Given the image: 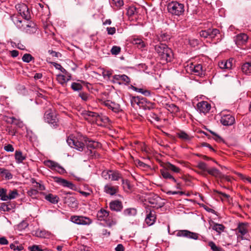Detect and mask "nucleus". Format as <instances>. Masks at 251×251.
Instances as JSON below:
<instances>
[{"label": "nucleus", "instance_id": "nucleus-14", "mask_svg": "<svg viewBox=\"0 0 251 251\" xmlns=\"http://www.w3.org/2000/svg\"><path fill=\"white\" fill-rule=\"evenodd\" d=\"M177 237H184L190 239L196 240L198 238V235L196 233L191 232L187 230H178L176 233Z\"/></svg>", "mask_w": 251, "mask_h": 251}, {"label": "nucleus", "instance_id": "nucleus-16", "mask_svg": "<svg viewBox=\"0 0 251 251\" xmlns=\"http://www.w3.org/2000/svg\"><path fill=\"white\" fill-rule=\"evenodd\" d=\"M221 124L225 126H229L235 123L234 117L230 114L223 115L220 120Z\"/></svg>", "mask_w": 251, "mask_h": 251}, {"label": "nucleus", "instance_id": "nucleus-37", "mask_svg": "<svg viewBox=\"0 0 251 251\" xmlns=\"http://www.w3.org/2000/svg\"><path fill=\"white\" fill-rule=\"evenodd\" d=\"M10 248L13 251H22L24 250V247L22 245H18V242L15 241L13 243L11 244Z\"/></svg>", "mask_w": 251, "mask_h": 251}, {"label": "nucleus", "instance_id": "nucleus-32", "mask_svg": "<svg viewBox=\"0 0 251 251\" xmlns=\"http://www.w3.org/2000/svg\"><path fill=\"white\" fill-rule=\"evenodd\" d=\"M110 179L112 181H117L122 178V175L117 171H110Z\"/></svg>", "mask_w": 251, "mask_h": 251}, {"label": "nucleus", "instance_id": "nucleus-56", "mask_svg": "<svg viewBox=\"0 0 251 251\" xmlns=\"http://www.w3.org/2000/svg\"><path fill=\"white\" fill-rule=\"evenodd\" d=\"M113 4L117 7V8H120L124 5L123 0H112Z\"/></svg>", "mask_w": 251, "mask_h": 251}, {"label": "nucleus", "instance_id": "nucleus-27", "mask_svg": "<svg viewBox=\"0 0 251 251\" xmlns=\"http://www.w3.org/2000/svg\"><path fill=\"white\" fill-rule=\"evenodd\" d=\"M85 144L88 149H95L101 147V145L98 142L90 140L89 139L85 140Z\"/></svg>", "mask_w": 251, "mask_h": 251}, {"label": "nucleus", "instance_id": "nucleus-17", "mask_svg": "<svg viewBox=\"0 0 251 251\" xmlns=\"http://www.w3.org/2000/svg\"><path fill=\"white\" fill-rule=\"evenodd\" d=\"M113 79L118 81V83L121 84H124L126 85L128 84L130 82V78L125 75H116L113 76Z\"/></svg>", "mask_w": 251, "mask_h": 251}, {"label": "nucleus", "instance_id": "nucleus-50", "mask_svg": "<svg viewBox=\"0 0 251 251\" xmlns=\"http://www.w3.org/2000/svg\"><path fill=\"white\" fill-rule=\"evenodd\" d=\"M18 195V193L17 190H14L13 191H11L9 192L8 195H7V197L9 200H12L16 198Z\"/></svg>", "mask_w": 251, "mask_h": 251}, {"label": "nucleus", "instance_id": "nucleus-38", "mask_svg": "<svg viewBox=\"0 0 251 251\" xmlns=\"http://www.w3.org/2000/svg\"><path fill=\"white\" fill-rule=\"evenodd\" d=\"M132 87L133 90L140 93L145 96H150L151 95V92L149 90L144 89L143 88H138L134 86H132Z\"/></svg>", "mask_w": 251, "mask_h": 251}, {"label": "nucleus", "instance_id": "nucleus-28", "mask_svg": "<svg viewBox=\"0 0 251 251\" xmlns=\"http://www.w3.org/2000/svg\"><path fill=\"white\" fill-rule=\"evenodd\" d=\"M25 155L23 154L21 151H16L15 152V159L18 164L23 163V161L25 160Z\"/></svg>", "mask_w": 251, "mask_h": 251}, {"label": "nucleus", "instance_id": "nucleus-33", "mask_svg": "<svg viewBox=\"0 0 251 251\" xmlns=\"http://www.w3.org/2000/svg\"><path fill=\"white\" fill-rule=\"evenodd\" d=\"M136 214L137 210L134 208H128L125 209L123 211V214L128 217L134 216Z\"/></svg>", "mask_w": 251, "mask_h": 251}, {"label": "nucleus", "instance_id": "nucleus-23", "mask_svg": "<svg viewBox=\"0 0 251 251\" xmlns=\"http://www.w3.org/2000/svg\"><path fill=\"white\" fill-rule=\"evenodd\" d=\"M104 191L107 194L110 195H114L117 193L118 187L112 186L110 184H107L104 186Z\"/></svg>", "mask_w": 251, "mask_h": 251}, {"label": "nucleus", "instance_id": "nucleus-53", "mask_svg": "<svg viewBox=\"0 0 251 251\" xmlns=\"http://www.w3.org/2000/svg\"><path fill=\"white\" fill-rule=\"evenodd\" d=\"M137 9L134 6L130 7L127 10V14L129 16H132L136 12Z\"/></svg>", "mask_w": 251, "mask_h": 251}, {"label": "nucleus", "instance_id": "nucleus-51", "mask_svg": "<svg viewBox=\"0 0 251 251\" xmlns=\"http://www.w3.org/2000/svg\"><path fill=\"white\" fill-rule=\"evenodd\" d=\"M52 64H53L54 67L56 69L59 70L61 72L64 73L65 75H67V71L64 68H63L60 64L55 63V62H53Z\"/></svg>", "mask_w": 251, "mask_h": 251}, {"label": "nucleus", "instance_id": "nucleus-11", "mask_svg": "<svg viewBox=\"0 0 251 251\" xmlns=\"http://www.w3.org/2000/svg\"><path fill=\"white\" fill-rule=\"evenodd\" d=\"M70 219L72 222L77 225H88L92 223L90 218L84 216H72Z\"/></svg>", "mask_w": 251, "mask_h": 251}, {"label": "nucleus", "instance_id": "nucleus-41", "mask_svg": "<svg viewBox=\"0 0 251 251\" xmlns=\"http://www.w3.org/2000/svg\"><path fill=\"white\" fill-rule=\"evenodd\" d=\"M101 121L104 124L108 123L110 121L109 119L105 116H100L98 114V117H97L96 122H98L99 121Z\"/></svg>", "mask_w": 251, "mask_h": 251}, {"label": "nucleus", "instance_id": "nucleus-49", "mask_svg": "<svg viewBox=\"0 0 251 251\" xmlns=\"http://www.w3.org/2000/svg\"><path fill=\"white\" fill-rule=\"evenodd\" d=\"M31 182L32 184H35L34 186L36 188V189H39V190L41 191L45 190L44 186L39 183L36 182L35 179H32Z\"/></svg>", "mask_w": 251, "mask_h": 251}, {"label": "nucleus", "instance_id": "nucleus-2", "mask_svg": "<svg viewBox=\"0 0 251 251\" xmlns=\"http://www.w3.org/2000/svg\"><path fill=\"white\" fill-rule=\"evenodd\" d=\"M11 20L15 25L19 29L25 31L27 33H31L34 32L35 29L34 24L28 20L23 21L21 16L18 15H13L11 16Z\"/></svg>", "mask_w": 251, "mask_h": 251}, {"label": "nucleus", "instance_id": "nucleus-6", "mask_svg": "<svg viewBox=\"0 0 251 251\" xmlns=\"http://www.w3.org/2000/svg\"><path fill=\"white\" fill-rule=\"evenodd\" d=\"M67 142L71 148H75L79 151H82L84 148V143L75 137H68Z\"/></svg>", "mask_w": 251, "mask_h": 251}, {"label": "nucleus", "instance_id": "nucleus-46", "mask_svg": "<svg viewBox=\"0 0 251 251\" xmlns=\"http://www.w3.org/2000/svg\"><path fill=\"white\" fill-rule=\"evenodd\" d=\"M0 198L2 201H6L8 200L6 190L4 189H0Z\"/></svg>", "mask_w": 251, "mask_h": 251}, {"label": "nucleus", "instance_id": "nucleus-61", "mask_svg": "<svg viewBox=\"0 0 251 251\" xmlns=\"http://www.w3.org/2000/svg\"><path fill=\"white\" fill-rule=\"evenodd\" d=\"M29 249L30 251H43V250L38 245H33L29 247Z\"/></svg>", "mask_w": 251, "mask_h": 251}, {"label": "nucleus", "instance_id": "nucleus-30", "mask_svg": "<svg viewBox=\"0 0 251 251\" xmlns=\"http://www.w3.org/2000/svg\"><path fill=\"white\" fill-rule=\"evenodd\" d=\"M219 67L222 69H230L232 68V60L222 61L218 63Z\"/></svg>", "mask_w": 251, "mask_h": 251}, {"label": "nucleus", "instance_id": "nucleus-52", "mask_svg": "<svg viewBox=\"0 0 251 251\" xmlns=\"http://www.w3.org/2000/svg\"><path fill=\"white\" fill-rule=\"evenodd\" d=\"M120 51L121 48L116 46H113L111 50V52L113 55H117Z\"/></svg>", "mask_w": 251, "mask_h": 251}, {"label": "nucleus", "instance_id": "nucleus-54", "mask_svg": "<svg viewBox=\"0 0 251 251\" xmlns=\"http://www.w3.org/2000/svg\"><path fill=\"white\" fill-rule=\"evenodd\" d=\"M71 87L74 91H79L82 88V86L80 84L75 82H73L72 84Z\"/></svg>", "mask_w": 251, "mask_h": 251}, {"label": "nucleus", "instance_id": "nucleus-44", "mask_svg": "<svg viewBox=\"0 0 251 251\" xmlns=\"http://www.w3.org/2000/svg\"><path fill=\"white\" fill-rule=\"evenodd\" d=\"M168 105V109L171 112L176 113L179 111V108L175 104H170Z\"/></svg>", "mask_w": 251, "mask_h": 251}, {"label": "nucleus", "instance_id": "nucleus-26", "mask_svg": "<svg viewBox=\"0 0 251 251\" xmlns=\"http://www.w3.org/2000/svg\"><path fill=\"white\" fill-rule=\"evenodd\" d=\"M210 175L216 178H222L224 177V175L217 169L211 168L208 169L207 172Z\"/></svg>", "mask_w": 251, "mask_h": 251}, {"label": "nucleus", "instance_id": "nucleus-10", "mask_svg": "<svg viewBox=\"0 0 251 251\" xmlns=\"http://www.w3.org/2000/svg\"><path fill=\"white\" fill-rule=\"evenodd\" d=\"M236 231L238 238H241V240L247 239L245 236L248 232V224L239 223Z\"/></svg>", "mask_w": 251, "mask_h": 251}, {"label": "nucleus", "instance_id": "nucleus-58", "mask_svg": "<svg viewBox=\"0 0 251 251\" xmlns=\"http://www.w3.org/2000/svg\"><path fill=\"white\" fill-rule=\"evenodd\" d=\"M28 226V223L26 222L23 221L18 225V228L20 230H23L27 227Z\"/></svg>", "mask_w": 251, "mask_h": 251}, {"label": "nucleus", "instance_id": "nucleus-42", "mask_svg": "<svg viewBox=\"0 0 251 251\" xmlns=\"http://www.w3.org/2000/svg\"><path fill=\"white\" fill-rule=\"evenodd\" d=\"M212 229L220 233L221 231H224L225 226L221 224H215L212 226Z\"/></svg>", "mask_w": 251, "mask_h": 251}, {"label": "nucleus", "instance_id": "nucleus-47", "mask_svg": "<svg viewBox=\"0 0 251 251\" xmlns=\"http://www.w3.org/2000/svg\"><path fill=\"white\" fill-rule=\"evenodd\" d=\"M209 246L211 248V249L213 251H223V250L222 248L217 247L215 244L212 242L210 241L208 243Z\"/></svg>", "mask_w": 251, "mask_h": 251}, {"label": "nucleus", "instance_id": "nucleus-4", "mask_svg": "<svg viewBox=\"0 0 251 251\" xmlns=\"http://www.w3.org/2000/svg\"><path fill=\"white\" fill-rule=\"evenodd\" d=\"M168 12L172 15L180 16L184 11V4L176 1H172L168 4Z\"/></svg>", "mask_w": 251, "mask_h": 251}, {"label": "nucleus", "instance_id": "nucleus-12", "mask_svg": "<svg viewBox=\"0 0 251 251\" xmlns=\"http://www.w3.org/2000/svg\"><path fill=\"white\" fill-rule=\"evenodd\" d=\"M65 194L66 196L63 197L64 202L72 208H77L78 203L76 199L71 196L69 193H65Z\"/></svg>", "mask_w": 251, "mask_h": 251}, {"label": "nucleus", "instance_id": "nucleus-36", "mask_svg": "<svg viewBox=\"0 0 251 251\" xmlns=\"http://www.w3.org/2000/svg\"><path fill=\"white\" fill-rule=\"evenodd\" d=\"M132 43L133 44L136 45L140 49H143L146 47V44L144 41L139 38H134Z\"/></svg>", "mask_w": 251, "mask_h": 251}, {"label": "nucleus", "instance_id": "nucleus-57", "mask_svg": "<svg viewBox=\"0 0 251 251\" xmlns=\"http://www.w3.org/2000/svg\"><path fill=\"white\" fill-rule=\"evenodd\" d=\"M130 102L132 106L135 107L136 105H139V100L138 97H132L130 100Z\"/></svg>", "mask_w": 251, "mask_h": 251}, {"label": "nucleus", "instance_id": "nucleus-25", "mask_svg": "<svg viewBox=\"0 0 251 251\" xmlns=\"http://www.w3.org/2000/svg\"><path fill=\"white\" fill-rule=\"evenodd\" d=\"M110 213L109 211L101 208L97 213V218L100 221H105Z\"/></svg>", "mask_w": 251, "mask_h": 251}, {"label": "nucleus", "instance_id": "nucleus-60", "mask_svg": "<svg viewBox=\"0 0 251 251\" xmlns=\"http://www.w3.org/2000/svg\"><path fill=\"white\" fill-rule=\"evenodd\" d=\"M79 96L81 98V99L84 101H87L89 99V96L87 93H80L79 94Z\"/></svg>", "mask_w": 251, "mask_h": 251}, {"label": "nucleus", "instance_id": "nucleus-64", "mask_svg": "<svg viewBox=\"0 0 251 251\" xmlns=\"http://www.w3.org/2000/svg\"><path fill=\"white\" fill-rule=\"evenodd\" d=\"M4 149L5 151H10V152H13L14 150L13 147L12 146V145H11L10 144H8L6 146H5L4 147Z\"/></svg>", "mask_w": 251, "mask_h": 251}, {"label": "nucleus", "instance_id": "nucleus-55", "mask_svg": "<svg viewBox=\"0 0 251 251\" xmlns=\"http://www.w3.org/2000/svg\"><path fill=\"white\" fill-rule=\"evenodd\" d=\"M110 170L103 171L101 173L102 177L106 180L110 179Z\"/></svg>", "mask_w": 251, "mask_h": 251}, {"label": "nucleus", "instance_id": "nucleus-20", "mask_svg": "<svg viewBox=\"0 0 251 251\" xmlns=\"http://www.w3.org/2000/svg\"><path fill=\"white\" fill-rule=\"evenodd\" d=\"M110 209L112 211L119 212L123 209V204L122 202L119 200H115L111 201L109 203Z\"/></svg>", "mask_w": 251, "mask_h": 251}, {"label": "nucleus", "instance_id": "nucleus-59", "mask_svg": "<svg viewBox=\"0 0 251 251\" xmlns=\"http://www.w3.org/2000/svg\"><path fill=\"white\" fill-rule=\"evenodd\" d=\"M208 29L207 30H201L200 32V35L201 37H203L204 38H209V34H208Z\"/></svg>", "mask_w": 251, "mask_h": 251}, {"label": "nucleus", "instance_id": "nucleus-39", "mask_svg": "<svg viewBox=\"0 0 251 251\" xmlns=\"http://www.w3.org/2000/svg\"><path fill=\"white\" fill-rule=\"evenodd\" d=\"M208 34L209 35V38L213 39L214 38L217 34L220 33V31L218 29L216 28H213V29H208Z\"/></svg>", "mask_w": 251, "mask_h": 251}, {"label": "nucleus", "instance_id": "nucleus-18", "mask_svg": "<svg viewBox=\"0 0 251 251\" xmlns=\"http://www.w3.org/2000/svg\"><path fill=\"white\" fill-rule=\"evenodd\" d=\"M156 219L155 211L151 210L146 215L145 223L149 226H152L155 222Z\"/></svg>", "mask_w": 251, "mask_h": 251}, {"label": "nucleus", "instance_id": "nucleus-35", "mask_svg": "<svg viewBox=\"0 0 251 251\" xmlns=\"http://www.w3.org/2000/svg\"><path fill=\"white\" fill-rule=\"evenodd\" d=\"M45 199L50 201V202L55 204L58 203L59 201V198L56 195H53L51 194H49L45 196Z\"/></svg>", "mask_w": 251, "mask_h": 251}, {"label": "nucleus", "instance_id": "nucleus-15", "mask_svg": "<svg viewBox=\"0 0 251 251\" xmlns=\"http://www.w3.org/2000/svg\"><path fill=\"white\" fill-rule=\"evenodd\" d=\"M197 109L200 113L206 114L211 109V105L207 101H201L198 103Z\"/></svg>", "mask_w": 251, "mask_h": 251}, {"label": "nucleus", "instance_id": "nucleus-19", "mask_svg": "<svg viewBox=\"0 0 251 251\" xmlns=\"http://www.w3.org/2000/svg\"><path fill=\"white\" fill-rule=\"evenodd\" d=\"M71 79V75L67 72V75L59 74L57 75V80L58 82L62 86H65L67 82Z\"/></svg>", "mask_w": 251, "mask_h": 251}, {"label": "nucleus", "instance_id": "nucleus-29", "mask_svg": "<svg viewBox=\"0 0 251 251\" xmlns=\"http://www.w3.org/2000/svg\"><path fill=\"white\" fill-rule=\"evenodd\" d=\"M177 137L185 142H189L193 138V136L188 134L183 131H180L177 133Z\"/></svg>", "mask_w": 251, "mask_h": 251}, {"label": "nucleus", "instance_id": "nucleus-21", "mask_svg": "<svg viewBox=\"0 0 251 251\" xmlns=\"http://www.w3.org/2000/svg\"><path fill=\"white\" fill-rule=\"evenodd\" d=\"M84 118L91 122H96L98 113L89 111H85L82 113Z\"/></svg>", "mask_w": 251, "mask_h": 251}, {"label": "nucleus", "instance_id": "nucleus-8", "mask_svg": "<svg viewBox=\"0 0 251 251\" xmlns=\"http://www.w3.org/2000/svg\"><path fill=\"white\" fill-rule=\"evenodd\" d=\"M16 8L20 14V16L25 20H28L30 18V14L26 5L24 3L18 4L16 5Z\"/></svg>", "mask_w": 251, "mask_h": 251}, {"label": "nucleus", "instance_id": "nucleus-63", "mask_svg": "<svg viewBox=\"0 0 251 251\" xmlns=\"http://www.w3.org/2000/svg\"><path fill=\"white\" fill-rule=\"evenodd\" d=\"M27 193L30 196H34L38 194V190L36 189H31L28 191Z\"/></svg>", "mask_w": 251, "mask_h": 251}, {"label": "nucleus", "instance_id": "nucleus-48", "mask_svg": "<svg viewBox=\"0 0 251 251\" xmlns=\"http://www.w3.org/2000/svg\"><path fill=\"white\" fill-rule=\"evenodd\" d=\"M33 59V57L28 53L25 54L23 57H22V60L24 62L29 63L30 62L32 59Z\"/></svg>", "mask_w": 251, "mask_h": 251}, {"label": "nucleus", "instance_id": "nucleus-34", "mask_svg": "<svg viewBox=\"0 0 251 251\" xmlns=\"http://www.w3.org/2000/svg\"><path fill=\"white\" fill-rule=\"evenodd\" d=\"M9 119L10 120L8 121L9 123L16 125L20 128H22L24 126L23 121L20 119H16L14 117H10Z\"/></svg>", "mask_w": 251, "mask_h": 251}, {"label": "nucleus", "instance_id": "nucleus-31", "mask_svg": "<svg viewBox=\"0 0 251 251\" xmlns=\"http://www.w3.org/2000/svg\"><path fill=\"white\" fill-rule=\"evenodd\" d=\"M241 70L246 75L251 74V61L244 63L242 66Z\"/></svg>", "mask_w": 251, "mask_h": 251}, {"label": "nucleus", "instance_id": "nucleus-43", "mask_svg": "<svg viewBox=\"0 0 251 251\" xmlns=\"http://www.w3.org/2000/svg\"><path fill=\"white\" fill-rule=\"evenodd\" d=\"M197 167L202 171L207 172L208 168H207V165L203 162H200L197 165Z\"/></svg>", "mask_w": 251, "mask_h": 251}, {"label": "nucleus", "instance_id": "nucleus-9", "mask_svg": "<svg viewBox=\"0 0 251 251\" xmlns=\"http://www.w3.org/2000/svg\"><path fill=\"white\" fill-rule=\"evenodd\" d=\"M187 71L191 74L200 76H202L203 75V71L201 64L191 63L187 66Z\"/></svg>", "mask_w": 251, "mask_h": 251}, {"label": "nucleus", "instance_id": "nucleus-40", "mask_svg": "<svg viewBox=\"0 0 251 251\" xmlns=\"http://www.w3.org/2000/svg\"><path fill=\"white\" fill-rule=\"evenodd\" d=\"M122 185L123 188L125 191H128L131 189V185H130L129 182L127 179H122Z\"/></svg>", "mask_w": 251, "mask_h": 251}, {"label": "nucleus", "instance_id": "nucleus-13", "mask_svg": "<svg viewBox=\"0 0 251 251\" xmlns=\"http://www.w3.org/2000/svg\"><path fill=\"white\" fill-rule=\"evenodd\" d=\"M54 180L55 182L63 187H67L72 190H75L76 187L72 182L64 178L59 177H54Z\"/></svg>", "mask_w": 251, "mask_h": 251}, {"label": "nucleus", "instance_id": "nucleus-3", "mask_svg": "<svg viewBox=\"0 0 251 251\" xmlns=\"http://www.w3.org/2000/svg\"><path fill=\"white\" fill-rule=\"evenodd\" d=\"M169 171L175 173H180L181 169L171 163L167 162L164 165L163 168L160 170L161 175L164 179L171 180L173 182L176 183V180L169 172Z\"/></svg>", "mask_w": 251, "mask_h": 251}, {"label": "nucleus", "instance_id": "nucleus-5", "mask_svg": "<svg viewBox=\"0 0 251 251\" xmlns=\"http://www.w3.org/2000/svg\"><path fill=\"white\" fill-rule=\"evenodd\" d=\"M45 120L53 126L57 125L58 119L54 110L50 109L47 110L44 115Z\"/></svg>", "mask_w": 251, "mask_h": 251}, {"label": "nucleus", "instance_id": "nucleus-45", "mask_svg": "<svg viewBox=\"0 0 251 251\" xmlns=\"http://www.w3.org/2000/svg\"><path fill=\"white\" fill-rule=\"evenodd\" d=\"M111 104L112 106L110 108V109H111L113 112L117 113L121 111V107L119 104L113 102H112Z\"/></svg>", "mask_w": 251, "mask_h": 251}, {"label": "nucleus", "instance_id": "nucleus-62", "mask_svg": "<svg viewBox=\"0 0 251 251\" xmlns=\"http://www.w3.org/2000/svg\"><path fill=\"white\" fill-rule=\"evenodd\" d=\"M106 30L109 35H113L116 32V28L114 27H108L106 28Z\"/></svg>", "mask_w": 251, "mask_h": 251}, {"label": "nucleus", "instance_id": "nucleus-1", "mask_svg": "<svg viewBox=\"0 0 251 251\" xmlns=\"http://www.w3.org/2000/svg\"><path fill=\"white\" fill-rule=\"evenodd\" d=\"M154 48L163 63L171 62L172 60L173 53L172 50L166 44L159 43L155 45Z\"/></svg>", "mask_w": 251, "mask_h": 251}, {"label": "nucleus", "instance_id": "nucleus-7", "mask_svg": "<svg viewBox=\"0 0 251 251\" xmlns=\"http://www.w3.org/2000/svg\"><path fill=\"white\" fill-rule=\"evenodd\" d=\"M44 164L47 167L50 168L53 171H56L61 175H63L66 173L65 169L57 162L48 160L45 161Z\"/></svg>", "mask_w": 251, "mask_h": 251}, {"label": "nucleus", "instance_id": "nucleus-24", "mask_svg": "<svg viewBox=\"0 0 251 251\" xmlns=\"http://www.w3.org/2000/svg\"><path fill=\"white\" fill-rule=\"evenodd\" d=\"M248 36L247 34L241 33L236 36L235 38L236 44L238 46L244 44L248 40Z\"/></svg>", "mask_w": 251, "mask_h": 251}, {"label": "nucleus", "instance_id": "nucleus-22", "mask_svg": "<svg viewBox=\"0 0 251 251\" xmlns=\"http://www.w3.org/2000/svg\"><path fill=\"white\" fill-rule=\"evenodd\" d=\"M104 222L107 226L110 227L116 225L117 222L116 215L110 213Z\"/></svg>", "mask_w": 251, "mask_h": 251}]
</instances>
